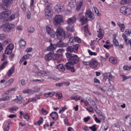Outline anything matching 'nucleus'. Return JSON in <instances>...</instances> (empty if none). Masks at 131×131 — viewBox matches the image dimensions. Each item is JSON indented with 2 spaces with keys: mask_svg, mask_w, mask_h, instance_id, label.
I'll return each instance as SVG.
<instances>
[{
  "mask_svg": "<svg viewBox=\"0 0 131 131\" xmlns=\"http://www.w3.org/2000/svg\"><path fill=\"white\" fill-rule=\"evenodd\" d=\"M66 57L69 62H67L65 67L67 70H71V72H75L74 67L71 65H75L79 62V57L77 55L73 54L70 53H66Z\"/></svg>",
  "mask_w": 131,
  "mask_h": 131,
  "instance_id": "1",
  "label": "nucleus"
},
{
  "mask_svg": "<svg viewBox=\"0 0 131 131\" xmlns=\"http://www.w3.org/2000/svg\"><path fill=\"white\" fill-rule=\"evenodd\" d=\"M55 35H56L57 39L59 40V41L57 43L58 48H65V47H67V44L62 41V40L65 39V31L64 29L61 28H58L56 29Z\"/></svg>",
  "mask_w": 131,
  "mask_h": 131,
  "instance_id": "2",
  "label": "nucleus"
},
{
  "mask_svg": "<svg viewBox=\"0 0 131 131\" xmlns=\"http://www.w3.org/2000/svg\"><path fill=\"white\" fill-rule=\"evenodd\" d=\"M57 53H55V52H52L53 60H56L58 61V62H60L62 60V54L59 53H64V49H59L57 51Z\"/></svg>",
  "mask_w": 131,
  "mask_h": 131,
  "instance_id": "3",
  "label": "nucleus"
},
{
  "mask_svg": "<svg viewBox=\"0 0 131 131\" xmlns=\"http://www.w3.org/2000/svg\"><path fill=\"white\" fill-rule=\"evenodd\" d=\"M2 28L4 32L9 33L15 28V25L13 24H6L2 26Z\"/></svg>",
  "mask_w": 131,
  "mask_h": 131,
  "instance_id": "4",
  "label": "nucleus"
},
{
  "mask_svg": "<svg viewBox=\"0 0 131 131\" xmlns=\"http://www.w3.org/2000/svg\"><path fill=\"white\" fill-rule=\"evenodd\" d=\"M111 79H114V76L111 74V73H107L104 74L102 81L106 84H111Z\"/></svg>",
  "mask_w": 131,
  "mask_h": 131,
  "instance_id": "5",
  "label": "nucleus"
},
{
  "mask_svg": "<svg viewBox=\"0 0 131 131\" xmlns=\"http://www.w3.org/2000/svg\"><path fill=\"white\" fill-rule=\"evenodd\" d=\"M78 48H79V44H76L73 47L72 46H69L67 48V52H68L67 53L77 54Z\"/></svg>",
  "mask_w": 131,
  "mask_h": 131,
  "instance_id": "6",
  "label": "nucleus"
},
{
  "mask_svg": "<svg viewBox=\"0 0 131 131\" xmlns=\"http://www.w3.org/2000/svg\"><path fill=\"white\" fill-rule=\"evenodd\" d=\"M63 21V16L61 15H56L53 19V23L55 26L60 25Z\"/></svg>",
  "mask_w": 131,
  "mask_h": 131,
  "instance_id": "7",
  "label": "nucleus"
},
{
  "mask_svg": "<svg viewBox=\"0 0 131 131\" xmlns=\"http://www.w3.org/2000/svg\"><path fill=\"white\" fill-rule=\"evenodd\" d=\"M45 15L48 17V18H50V17H52L54 14V11H53V8L49 5H47L46 8L45 10Z\"/></svg>",
  "mask_w": 131,
  "mask_h": 131,
  "instance_id": "8",
  "label": "nucleus"
},
{
  "mask_svg": "<svg viewBox=\"0 0 131 131\" xmlns=\"http://www.w3.org/2000/svg\"><path fill=\"white\" fill-rule=\"evenodd\" d=\"M99 63L96 58H92L89 61V66L93 69H96L98 67Z\"/></svg>",
  "mask_w": 131,
  "mask_h": 131,
  "instance_id": "9",
  "label": "nucleus"
},
{
  "mask_svg": "<svg viewBox=\"0 0 131 131\" xmlns=\"http://www.w3.org/2000/svg\"><path fill=\"white\" fill-rule=\"evenodd\" d=\"M120 12L123 15H126L128 16V15H130L131 14V9L130 8H127V7L125 6H123L120 8Z\"/></svg>",
  "mask_w": 131,
  "mask_h": 131,
  "instance_id": "10",
  "label": "nucleus"
},
{
  "mask_svg": "<svg viewBox=\"0 0 131 131\" xmlns=\"http://www.w3.org/2000/svg\"><path fill=\"white\" fill-rule=\"evenodd\" d=\"M12 13L11 10H8L2 12L0 13V20H5L6 18H8L9 15Z\"/></svg>",
  "mask_w": 131,
  "mask_h": 131,
  "instance_id": "11",
  "label": "nucleus"
},
{
  "mask_svg": "<svg viewBox=\"0 0 131 131\" xmlns=\"http://www.w3.org/2000/svg\"><path fill=\"white\" fill-rule=\"evenodd\" d=\"M78 18L80 19V21L81 23H82V25H84V24H86V23H88V18L86 17H84V16H83V13H80L78 14Z\"/></svg>",
  "mask_w": 131,
  "mask_h": 131,
  "instance_id": "12",
  "label": "nucleus"
},
{
  "mask_svg": "<svg viewBox=\"0 0 131 131\" xmlns=\"http://www.w3.org/2000/svg\"><path fill=\"white\" fill-rule=\"evenodd\" d=\"M85 16L87 19H90V21H93L95 19V15L91 10H88L86 11Z\"/></svg>",
  "mask_w": 131,
  "mask_h": 131,
  "instance_id": "13",
  "label": "nucleus"
},
{
  "mask_svg": "<svg viewBox=\"0 0 131 131\" xmlns=\"http://www.w3.org/2000/svg\"><path fill=\"white\" fill-rule=\"evenodd\" d=\"M46 30L48 34H49L51 37H55L56 36V32L50 26L46 27Z\"/></svg>",
  "mask_w": 131,
  "mask_h": 131,
  "instance_id": "14",
  "label": "nucleus"
},
{
  "mask_svg": "<svg viewBox=\"0 0 131 131\" xmlns=\"http://www.w3.org/2000/svg\"><path fill=\"white\" fill-rule=\"evenodd\" d=\"M95 112L97 113V115H98V117L99 119H100L101 120H105V116H104V115H103V114H102V113H100V111H99V110H98V107L97 106H95L94 107Z\"/></svg>",
  "mask_w": 131,
  "mask_h": 131,
  "instance_id": "15",
  "label": "nucleus"
},
{
  "mask_svg": "<svg viewBox=\"0 0 131 131\" xmlns=\"http://www.w3.org/2000/svg\"><path fill=\"white\" fill-rule=\"evenodd\" d=\"M57 47H58V45L56 44H53L52 42L50 43V46L48 47H47V51H50V53H52V52H54L56 49H57Z\"/></svg>",
  "mask_w": 131,
  "mask_h": 131,
  "instance_id": "16",
  "label": "nucleus"
},
{
  "mask_svg": "<svg viewBox=\"0 0 131 131\" xmlns=\"http://www.w3.org/2000/svg\"><path fill=\"white\" fill-rule=\"evenodd\" d=\"M54 10L55 12H57V13H61V12L64 11V7L60 5H56L54 7Z\"/></svg>",
  "mask_w": 131,
  "mask_h": 131,
  "instance_id": "17",
  "label": "nucleus"
},
{
  "mask_svg": "<svg viewBox=\"0 0 131 131\" xmlns=\"http://www.w3.org/2000/svg\"><path fill=\"white\" fill-rule=\"evenodd\" d=\"M46 61H49L51 60H53V52H49L48 54H46L45 56Z\"/></svg>",
  "mask_w": 131,
  "mask_h": 131,
  "instance_id": "18",
  "label": "nucleus"
},
{
  "mask_svg": "<svg viewBox=\"0 0 131 131\" xmlns=\"http://www.w3.org/2000/svg\"><path fill=\"white\" fill-rule=\"evenodd\" d=\"M76 21V15L73 16L72 17L69 18L67 22L68 24H73Z\"/></svg>",
  "mask_w": 131,
  "mask_h": 131,
  "instance_id": "19",
  "label": "nucleus"
},
{
  "mask_svg": "<svg viewBox=\"0 0 131 131\" xmlns=\"http://www.w3.org/2000/svg\"><path fill=\"white\" fill-rule=\"evenodd\" d=\"M50 116H51L53 119V120H57L58 118V113L56 112H53L50 114Z\"/></svg>",
  "mask_w": 131,
  "mask_h": 131,
  "instance_id": "20",
  "label": "nucleus"
},
{
  "mask_svg": "<svg viewBox=\"0 0 131 131\" xmlns=\"http://www.w3.org/2000/svg\"><path fill=\"white\" fill-rule=\"evenodd\" d=\"M97 32H98L99 34L98 35V37L100 38V39H102L103 37H104V32L102 29L100 28L98 31Z\"/></svg>",
  "mask_w": 131,
  "mask_h": 131,
  "instance_id": "21",
  "label": "nucleus"
},
{
  "mask_svg": "<svg viewBox=\"0 0 131 131\" xmlns=\"http://www.w3.org/2000/svg\"><path fill=\"white\" fill-rule=\"evenodd\" d=\"M69 6H70V8H74L76 6V1L70 0L69 2Z\"/></svg>",
  "mask_w": 131,
  "mask_h": 131,
  "instance_id": "22",
  "label": "nucleus"
},
{
  "mask_svg": "<svg viewBox=\"0 0 131 131\" xmlns=\"http://www.w3.org/2000/svg\"><path fill=\"white\" fill-rule=\"evenodd\" d=\"M43 96L44 97H45V98H50V97H54V96H55V92L45 93Z\"/></svg>",
  "mask_w": 131,
  "mask_h": 131,
  "instance_id": "23",
  "label": "nucleus"
},
{
  "mask_svg": "<svg viewBox=\"0 0 131 131\" xmlns=\"http://www.w3.org/2000/svg\"><path fill=\"white\" fill-rule=\"evenodd\" d=\"M117 25L120 28L121 31L122 32H124V29H125V26H124V24H121V23L118 22Z\"/></svg>",
  "mask_w": 131,
  "mask_h": 131,
  "instance_id": "24",
  "label": "nucleus"
},
{
  "mask_svg": "<svg viewBox=\"0 0 131 131\" xmlns=\"http://www.w3.org/2000/svg\"><path fill=\"white\" fill-rule=\"evenodd\" d=\"M13 82H14V78H11L6 82L5 84L6 86H10V85H12Z\"/></svg>",
  "mask_w": 131,
  "mask_h": 131,
  "instance_id": "25",
  "label": "nucleus"
},
{
  "mask_svg": "<svg viewBox=\"0 0 131 131\" xmlns=\"http://www.w3.org/2000/svg\"><path fill=\"white\" fill-rule=\"evenodd\" d=\"M109 61L110 63H112V64H117V59L116 58L114 57H111L109 59Z\"/></svg>",
  "mask_w": 131,
  "mask_h": 131,
  "instance_id": "26",
  "label": "nucleus"
},
{
  "mask_svg": "<svg viewBox=\"0 0 131 131\" xmlns=\"http://www.w3.org/2000/svg\"><path fill=\"white\" fill-rule=\"evenodd\" d=\"M3 128L4 131L10 130V122H7L4 125V127Z\"/></svg>",
  "mask_w": 131,
  "mask_h": 131,
  "instance_id": "27",
  "label": "nucleus"
},
{
  "mask_svg": "<svg viewBox=\"0 0 131 131\" xmlns=\"http://www.w3.org/2000/svg\"><path fill=\"white\" fill-rule=\"evenodd\" d=\"M57 69L59 70V71H62V72H64L65 71V67L63 66V64H58L57 66Z\"/></svg>",
  "mask_w": 131,
  "mask_h": 131,
  "instance_id": "28",
  "label": "nucleus"
},
{
  "mask_svg": "<svg viewBox=\"0 0 131 131\" xmlns=\"http://www.w3.org/2000/svg\"><path fill=\"white\" fill-rule=\"evenodd\" d=\"M19 45L20 48H22V47H25V46H26V41H25L24 39H21L19 41Z\"/></svg>",
  "mask_w": 131,
  "mask_h": 131,
  "instance_id": "29",
  "label": "nucleus"
},
{
  "mask_svg": "<svg viewBox=\"0 0 131 131\" xmlns=\"http://www.w3.org/2000/svg\"><path fill=\"white\" fill-rule=\"evenodd\" d=\"M8 34H0V39L2 40H5V39H7L8 38Z\"/></svg>",
  "mask_w": 131,
  "mask_h": 131,
  "instance_id": "30",
  "label": "nucleus"
},
{
  "mask_svg": "<svg viewBox=\"0 0 131 131\" xmlns=\"http://www.w3.org/2000/svg\"><path fill=\"white\" fill-rule=\"evenodd\" d=\"M130 1L129 0H120L119 2L120 5H126V4H129Z\"/></svg>",
  "mask_w": 131,
  "mask_h": 131,
  "instance_id": "31",
  "label": "nucleus"
},
{
  "mask_svg": "<svg viewBox=\"0 0 131 131\" xmlns=\"http://www.w3.org/2000/svg\"><path fill=\"white\" fill-rule=\"evenodd\" d=\"M89 105L90 106H93V107H96V102L95 101L93 100L92 99H89Z\"/></svg>",
  "mask_w": 131,
  "mask_h": 131,
  "instance_id": "32",
  "label": "nucleus"
},
{
  "mask_svg": "<svg viewBox=\"0 0 131 131\" xmlns=\"http://www.w3.org/2000/svg\"><path fill=\"white\" fill-rule=\"evenodd\" d=\"M15 70L14 67L11 68L8 72L7 74L8 76H11L14 73Z\"/></svg>",
  "mask_w": 131,
  "mask_h": 131,
  "instance_id": "33",
  "label": "nucleus"
},
{
  "mask_svg": "<svg viewBox=\"0 0 131 131\" xmlns=\"http://www.w3.org/2000/svg\"><path fill=\"white\" fill-rule=\"evenodd\" d=\"M17 110H18V107L15 106H13L9 109V112H11V113H13L14 111H17Z\"/></svg>",
  "mask_w": 131,
  "mask_h": 131,
  "instance_id": "34",
  "label": "nucleus"
},
{
  "mask_svg": "<svg viewBox=\"0 0 131 131\" xmlns=\"http://www.w3.org/2000/svg\"><path fill=\"white\" fill-rule=\"evenodd\" d=\"M24 94H33V91L31 89L25 90L23 91Z\"/></svg>",
  "mask_w": 131,
  "mask_h": 131,
  "instance_id": "35",
  "label": "nucleus"
},
{
  "mask_svg": "<svg viewBox=\"0 0 131 131\" xmlns=\"http://www.w3.org/2000/svg\"><path fill=\"white\" fill-rule=\"evenodd\" d=\"M74 41H75L74 38H70L69 42L68 43V46H73Z\"/></svg>",
  "mask_w": 131,
  "mask_h": 131,
  "instance_id": "36",
  "label": "nucleus"
},
{
  "mask_svg": "<svg viewBox=\"0 0 131 131\" xmlns=\"http://www.w3.org/2000/svg\"><path fill=\"white\" fill-rule=\"evenodd\" d=\"M10 98H12V96H5V97H3L2 98H0V101H8V100Z\"/></svg>",
  "mask_w": 131,
  "mask_h": 131,
  "instance_id": "37",
  "label": "nucleus"
},
{
  "mask_svg": "<svg viewBox=\"0 0 131 131\" xmlns=\"http://www.w3.org/2000/svg\"><path fill=\"white\" fill-rule=\"evenodd\" d=\"M12 52H13V50H12V49H9V48L7 47L5 50V53L7 55H10V54H12Z\"/></svg>",
  "mask_w": 131,
  "mask_h": 131,
  "instance_id": "38",
  "label": "nucleus"
},
{
  "mask_svg": "<svg viewBox=\"0 0 131 131\" xmlns=\"http://www.w3.org/2000/svg\"><path fill=\"white\" fill-rule=\"evenodd\" d=\"M7 61L3 62L2 64L0 66V70H3L6 67V65H7Z\"/></svg>",
  "mask_w": 131,
  "mask_h": 131,
  "instance_id": "39",
  "label": "nucleus"
},
{
  "mask_svg": "<svg viewBox=\"0 0 131 131\" xmlns=\"http://www.w3.org/2000/svg\"><path fill=\"white\" fill-rule=\"evenodd\" d=\"M66 28L68 31H70L71 32H73V31H74V28L71 26H68Z\"/></svg>",
  "mask_w": 131,
  "mask_h": 131,
  "instance_id": "40",
  "label": "nucleus"
},
{
  "mask_svg": "<svg viewBox=\"0 0 131 131\" xmlns=\"http://www.w3.org/2000/svg\"><path fill=\"white\" fill-rule=\"evenodd\" d=\"M83 29L86 33H89V25H86L83 27Z\"/></svg>",
  "mask_w": 131,
  "mask_h": 131,
  "instance_id": "41",
  "label": "nucleus"
},
{
  "mask_svg": "<svg viewBox=\"0 0 131 131\" xmlns=\"http://www.w3.org/2000/svg\"><path fill=\"white\" fill-rule=\"evenodd\" d=\"M113 43L114 44V46H116V47H118L119 46V42L115 37L113 39Z\"/></svg>",
  "mask_w": 131,
  "mask_h": 131,
  "instance_id": "42",
  "label": "nucleus"
},
{
  "mask_svg": "<svg viewBox=\"0 0 131 131\" xmlns=\"http://www.w3.org/2000/svg\"><path fill=\"white\" fill-rule=\"evenodd\" d=\"M16 90H17V89H16V88H12L11 89H9L8 91V93H5L4 94V95H9V94L10 93V92H13V91H16Z\"/></svg>",
  "mask_w": 131,
  "mask_h": 131,
  "instance_id": "43",
  "label": "nucleus"
},
{
  "mask_svg": "<svg viewBox=\"0 0 131 131\" xmlns=\"http://www.w3.org/2000/svg\"><path fill=\"white\" fill-rule=\"evenodd\" d=\"M88 53L90 56H97V53L93 52L90 50H88Z\"/></svg>",
  "mask_w": 131,
  "mask_h": 131,
  "instance_id": "44",
  "label": "nucleus"
},
{
  "mask_svg": "<svg viewBox=\"0 0 131 131\" xmlns=\"http://www.w3.org/2000/svg\"><path fill=\"white\" fill-rule=\"evenodd\" d=\"M96 124H94L92 126H90L89 128L92 131H97V128H96Z\"/></svg>",
  "mask_w": 131,
  "mask_h": 131,
  "instance_id": "45",
  "label": "nucleus"
},
{
  "mask_svg": "<svg viewBox=\"0 0 131 131\" xmlns=\"http://www.w3.org/2000/svg\"><path fill=\"white\" fill-rule=\"evenodd\" d=\"M56 96L58 98V99H59V100L62 99V97H63V95L62 94V93H56Z\"/></svg>",
  "mask_w": 131,
  "mask_h": 131,
  "instance_id": "46",
  "label": "nucleus"
},
{
  "mask_svg": "<svg viewBox=\"0 0 131 131\" xmlns=\"http://www.w3.org/2000/svg\"><path fill=\"white\" fill-rule=\"evenodd\" d=\"M14 0H4V3L5 4H8V5H11V4H13Z\"/></svg>",
  "mask_w": 131,
  "mask_h": 131,
  "instance_id": "47",
  "label": "nucleus"
},
{
  "mask_svg": "<svg viewBox=\"0 0 131 131\" xmlns=\"http://www.w3.org/2000/svg\"><path fill=\"white\" fill-rule=\"evenodd\" d=\"M122 36L124 38L125 43H126L127 42V40H128L127 36H126V35H125V34H123L122 35Z\"/></svg>",
  "mask_w": 131,
  "mask_h": 131,
  "instance_id": "48",
  "label": "nucleus"
},
{
  "mask_svg": "<svg viewBox=\"0 0 131 131\" xmlns=\"http://www.w3.org/2000/svg\"><path fill=\"white\" fill-rule=\"evenodd\" d=\"M43 122V119L42 117L40 118V119L37 122L38 125H40Z\"/></svg>",
  "mask_w": 131,
  "mask_h": 131,
  "instance_id": "49",
  "label": "nucleus"
},
{
  "mask_svg": "<svg viewBox=\"0 0 131 131\" xmlns=\"http://www.w3.org/2000/svg\"><path fill=\"white\" fill-rule=\"evenodd\" d=\"M15 19V14H12L9 18L8 21H12Z\"/></svg>",
  "mask_w": 131,
  "mask_h": 131,
  "instance_id": "50",
  "label": "nucleus"
},
{
  "mask_svg": "<svg viewBox=\"0 0 131 131\" xmlns=\"http://www.w3.org/2000/svg\"><path fill=\"white\" fill-rule=\"evenodd\" d=\"M46 74H47V73H46L45 72H38L37 74L39 76H45Z\"/></svg>",
  "mask_w": 131,
  "mask_h": 131,
  "instance_id": "51",
  "label": "nucleus"
},
{
  "mask_svg": "<svg viewBox=\"0 0 131 131\" xmlns=\"http://www.w3.org/2000/svg\"><path fill=\"white\" fill-rule=\"evenodd\" d=\"M122 76L123 78L122 81H124V80H126V79H128L129 78H130V76H126L124 75H122Z\"/></svg>",
  "mask_w": 131,
  "mask_h": 131,
  "instance_id": "52",
  "label": "nucleus"
},
{
  "mask_svg": "<svg viewBox=\"0 0 131 131\" xmlns=\"http://www.w3.org/2000/svg\"><path fill=\"white\" fill-rule=\"evenodd\" d=\"M63 120L65 124H66L68 126H69V122H68V118H67V117H66Z\"/></svg>",
  "mask_w": 131,
  "mask_h": 131,
  "instance_id": "53",
  "label": "nucleus"
},
{
  "mask_svg": "<svg viewBox=\"0 0 131 131\" xmlns=\"http://www.w3.org/2000/svg\"><path fill=\"white\" fill-rule=\"evenodd\" d=\"M65 110H67V107L65 105L64 107L61 108V110L59 111V113H63Z\"/></svg>",
  "mask_w": 131,
  "mask_h": 131,
  "instance_id": "54",
  "label": "nucleus"
},
{
  "mask_svg": "<svg viewBox=\"0 0 131 131\" xmlns=\"http://www.w3.org/2000/svg\"><path fill=\"white\" fill-rule=\"evenodd\" d=\"M74 40L75 41H76V42H78L79 43H80V42H81V40L78 37H75Z\"/></svg>",
  "mask_w": 131,
  "mask_h": 131,
  "instance_id": "55",
  "label": "nucleus"
},
{
  "mask_svg": "<svg viewBox=\"0 0 131 131\" xmlns=\"http://www.w3.org/2000/svg\"><path fill=\"white\" fill-rule=\"evenodd\" d=\"M35 31L34 28L33 27H30L28 29V32L32 33Z\"/></svg>",
  "mask_w": 131,
  "mask_h": 131,
  "instance_id": "56",
  "label": "nucleus"
},
{
  "mask_svg": "<svg viewBox=\"0 0 131 131\" xmlns=\"http://www.w3.org/2000/svg\"><path fill=\"white\" fill-rule=\"evenodd\" d=\"M77 5L79 6L81 8V7L83 6V1L82 0H80L78 2Z\"/></svg>",
  "mask_w": 131,
  "mask_h": 131,
  "instance_id": "57",
  "label": "nucleus"
},
{
  "mask_svg": "<svg viewBox=\"0 0 131 131\" xmlns=\"http://www.w3.org/2000/svg\"><path fill=\"white\" fill-rule=\"evenodd\" d=\"M41 111L42 113V114H43L44 115H47V114H48V111L46 110H45V108H42L41 110Z\"/></svg>",
  "mask_w": 131,
  "mask_h": 131,
  "instance_id": "58",
  "label": "nucleus"
},
{
  "mask_svg": "<svg viewBox=\"0 0 131 131\" xmlns=\"http://www.w3.org/2000/svg\"><path fill=\"white\" fill-rule=\"evenodd\" d=\"M86 109L89 112H91V113L94 112V109L93 108V107H92V106H90V107H87V108H86Z\"/></svg>",
  "mask_w": 131,
  "mask_h": 131,
  "instance_id": "59",
  "label": "nucleus"
},
{
  "mask_svg": "<svg viewBox=\"0 0 131 131\" xmlns=\"http://www.w3.org/2000/svg\"><path fill=\"white\" fill-rule=\"evenodd\" d=\"M112 47H113V45L103 46V47L105 48V49H107V50H109V49H110V48H112Z\"/></svg>",
  "mask_w": 131,
  "mask_h": 131,
  "instance_id": "60",
  "label": "nucleus"
},
{
  "mask_svg": "<svg viewBox=\"0 0 131 131\" xmlns=\"http://www.w3.org/2000/svg\"><path fill=\"white\" fill-rule=\"evenodd\" d=\"M31 55L29 54H27L26 55H24L23 57L26 60H28L29 58L30 57Z\"/></svg>",
  "mask_w": 131,
  "mask_h": 131,
  "instance_id": "61",
  "label": "nucleus"
},
{
  "mask_svg": "<svg viewBox=\"0 0 131 131\" xmlns=\"http://www.w3.org/2000/svg\"><path fill=\"white\" fill-rule=\"evenodd\" d=\"M83 120L84 122H88L89 120H91V117H90V116L85 117L84 118Z\"/></svg>",
  "mask_w": 131,
  "mask_h": 131,
  "instance_id": "62",
  "label": "nucleus"
},
{
  "mask_svg": "<svg viewBox=\"0 0 131 131\" xmlns=\"http://www.w3.org/2000/svg\"><path fill=\"white\" fill-rule=\"evenodd\" d=\"M7 48H8L11 50H13L14 49V45L11 43L7 46Z\"/></svg>",
  "mask_w": 131,
  "mask_h": 131,
  "instance_id": "63",
  "label": "nucleus"
},
{
  "mask_svg": "<svg viewBox=\"0 0 131 131\" xmlns=\"http://www.w3.org/2000/svg\"><path fill=\"white\" fill-rule=\"evenodd\" d=\"M72 100H75V101H79L80 100V97H77V96L72 97Z\"/></svg>",
  "mask_w": 131,
  "mask_h": 131,
  "instance_id": "64",
  "label": "nucleus"
}]
</instances>
